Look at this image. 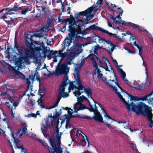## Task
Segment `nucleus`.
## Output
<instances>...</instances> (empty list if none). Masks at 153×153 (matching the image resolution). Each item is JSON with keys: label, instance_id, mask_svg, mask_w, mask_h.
Returning <instances> with one entry per match:
<instances>
[{"label": "nucleus", "instance_id": "obj_14", "mask_svg": "<svg viewBox=\"0 0 153 153\" xmlns=\"http://www.w3.org/2000/svg\"><path fill=\"white\" fill-rule=\"evenodd\" d=\"M106 84L109 85L110 87L113 88V89L115 91L117 95L119 98L124 103L126 100L123 97L122 95L120 94V93L119 92H118L117 91V88L115 86H113L111 84V83L109 82H107L106 83Z\"/></svg>", "mask_w": 153, "mask_h": 153}, {"label": "nucleus", "instance_id": "obj_2", "mask_svg": "<svg viewBox=\"0 0 153 153\" xmlns=\"http://www.w3.org/2000/svg\"><path fill=\"white\" fill-rule=\"evenodd\" d=\"M3 86L5 87L6 91L1 92L0 96L2 97H4V98L6 95L7 96L6 97L7 100H9L12 104H10L9 102H5V105L10 110L11 116L14 117L15 113L13 112V109H16V107L18 106L19 103L17 100L13 99L15 91L11 88L12 86V85H10L4 84Z\"/></svg>", "mask_w": 153, "mask_h": 153}, {"label": "nucleus", "instance_id": "obj_40", "mask_svg": "<svg viewBox=\"0 0 153 153\" xmlns=\"http://www.w3.org/2000/svg\"><path fill=\"white\" fill-rule=\"evenodd\" d=\"M76 86L74 85L73 82L70 83V86L68 88L69 91L70 92L71 90H73L74 88L76 89Z\"/></svg>", "mask_w": 153, "mask_h": 153}, {"label": "nucleus", "instance_id": "obj_38", "mask_svg": "<svg viewBox=\"0 0 153 153\" xmlns=\"http://www.w3.org/2000/svg\"><path fill=\"white\" fill-rule=\"evenodd\" d=\"M60 1L61 3L62 4V12H64L66 11V10H65V6H64V4L63 3H62V2L61 1V0H59L57 1H56L55 3H59L60 2Z\"/></svg>", "mask_w": 153, "mask_h": 153}, {"label": "nucleus", "instance_id": "obj_59", "mask_svg": "<svg viewBox=\"0 0 153 153\" xmlns=\"http://www.w3.org/2000/svg\"><path fill=\"white\" fill-rule=\"evenodd\" d=\"M138 49L139 50V54L140 56V53L142 52V49L143 48V47L142 46H139L138 48Z\"/></svg>", "mask_w": 153, "mask_h": 153}, {"label": "nucleus", "instance_id": "obj_35", "mask_svg": "<svg viewBox=\"0 0 153 153\" xmlns=\"http://www.w3.org/2000/svg\"><path fill=\"white\" fill-rule=\"evenodd\" d=\"M62 115L63 116L65 117L64 118V120H66V123H67V124L68 123H70V120L71 118L70 116H69V115L66 114H62Z\"/></svg>", "mask_w": 153, "mask_h": 153}, {"label": "nucleus", "instance_id": "obj_22", "mask_svg": "<svg viewBox=\"0 0 153 153\" xmlns=\"http://www.w3.org/2000/svg\"><path fill=\"white\" fill-rule=\"evenodd\" d=\"M32 7L31 6L26 7L24 8H22L21 13L23 15H25L28 11H30L32 10Z\"/></svg>", "mask_w": 153, "mask_h": 153}, {"label": "nucleus", "instance_id": "obj_37", "mask_svg": "<svg viewBox=\"0 0 153 153\" xmlns=\"http://www.w3.org/2000/svg\"><path fill=\"white\" fill-rule=\"evenodd\" d=\"M130 147L134 151H135L137 152V153H140L138 151V149L137 148V147L135 145L131 143V145Z\"/></svg>", "mask_w": 153, "mask_h": 153}, {"label": "nucleus", "instance_id": "obj_58", "mask_svg": "<svg viewBox=\"0 0 153 153\" xmlns=\"http://www.w3.org/2000/svg\"><path fill=\"white\" fill-rule=\"evenodd\" d=\"M95 55V56L96 57V58L97 59V61L98 62H99L101 64H103V62H102L101 61L100 59H99V56H97Z\"/></svg>", "mask_w": 153, "mask_h": 153}, {"label": "nucleus", "instance_id": "obj_46", "mask_svg": "<svg viewBox=\"0 0 153 153\" xmlns=\"http://www.w3.org/2000/svg\"><path fill=\"white\" fill-rule=\"evenodd\" d=\"M145 84H142L141 86L140 87L138 86L135 87L136 89L138 90H142L143 89V88L145 86Z\"/></svg>", "mask_w": 153, "mask_h": 153}, {"label": "nucleus", "instance_id": "obj_49", "mask_svg": "<svg viewBox=\"0 0 153 153\" xmlns=\"http://www.w3.org/2000/svg\"><path fill=\"white\" fill-rule=\"evenodd\" d=\"M62 133H60L59 134V133H57V134L56 136V138L57 139L58 142L60 140V138L61 136V134H62Z\"/></svg>", "mask_w": 153, "mask_h": 153}, {"label": "nucleus", "instance_id": "obj_10", "mask_svg": "<svg viewBox=\"0 0 153 153\" xmlns=\"http://www.w3.org/2000/svg\"><path fill=\"white\" fill-rule=\"evenodd\" d=\"M94 7L93 6L88 8L86 10L83 11L79 13H77L75 14V16L76 18H77V16L79 15L82 16H86L87 18L89 16L91 17L93 16V14H91L92 11H93Z\"/></svg>", "mask_w": 153, "mask_h": 153}, {"label": "nucleus", "instance_id": "obj_48", "mask_svg": "<svg viewBox=\"0 0 153 153\" xmlns=\"http://www.w3.org/2000/svg\"><path fill=\"white\" fill-rule=\"evenodd\" d=\"M62 96V97L65 98L67 97L69 95L68 93L65 91L60 94Z\"/></svg>", "mask_w": 153, "mask_h": 153}, {"label": "nucleus", "instance_id": "obj_26", "mask_svg": "<svg viewBox=\"0 0 153 153\" xmlns=\"http://www.w3.org/2000/svg\"><path fill=\"white\" fill-rule=\"evenodd\" d=\"M94 54H90L88 56V57H90V59L91 60L93 61L92 64L93 66L96 68H98V65L95 60V59L93 56Z\"/></svg>", "mask_w": 153, "mask_h": 153}, {"label": "nucleus", "instance_id": "obj_6", "mask_svg": "<svg viewBox=\"0 0 153 153\" xmlns=\"http://www.w3.org/2000/svg\"><path fill=\"white\" fill-rule=\"evenodd\" d=\"M68 30L70 32V33L68 34L69 38H67L64 41V43L65 44V45L66 44V46L69 45L72 42V41L74 40V38H77L79 37V36H78V34L82 33V31L71 30Z\"/></svg>", "mask_w": 153, "mask_h": 153}, {"label": "nucleus", "instance_id": "obj_7", "mask_svg": "<svg viewBox=\"0 0 153 153\" xmlns=\"http://www.w3.org/2000/svg\"><path fill=\"white\" fill-rule=\"evenodd\" d=\"M61 63L59 62L56 68L55 74L57 76L64 74L67 75L69 72L70 67L63 63L61 64Z\"/></svg>", "mask_w": 153, "mask_h": 153}, {"label": "nucleus", "instance_id": "obj_24", "mask_svg": "<svg viewBox=\"0 0 153 153\" xmlns=\"http://www.w3.org/2000/svg\"><path fill=\"white\" fill-rule=\"evenodd\" d=\"M104 33L108 34L109 36H113V37L115 38L116 39H119L120 40H121V38L119 36H117L115 33H111L109 32L108 30H105L104 31Z\"/></svg>", "mask_w": 153, "mask_h": 153}, {"label": "nucleus", "instance_id": "obj_13", "mask_svg": "<svg viewBox=\"0 0 153 153\" xmlns=\"http://www.w3.org/2000/svg\"><path fill=\"white\" fill-rule=\"evenodd\" d=\"M19 5L14 6L13 8L7 7L0 10V14L1 13H3L5 10H7L10 12H12L13 11L16 12L21 10L22 9V7H19Z\"/></svg>", "mask_w": 153, "mask_h": 153}, {"label": "nucleus", "instance_id": "obj_9", "mask_svg": "<svg viewBox=\"0 0 153 153\" xmlns=\"http://www.w3.org/2000/svg\"><path fill=\"white\" fill-rule=\"evenodd\" d=\"M20 131H17L15 133V135L12 132V138L13 139L14 143L17 148L19 149H21L22 151H23L24 150L23 145L21 141L18 139V137H19L23 135V134L20 133Z\"/></svg>", "mask_w": 153, "mask_h": 153}, {"label": "nucleus", "instance_id": "obj_45", "mask_svg": "<svg viewBox=\"0 0 153 153\" xmlns=\"http://www.w3.org/2000/svg\"><path fill=\"white\" fill-rule=\"evenodd\" d=\"M128 24H129L130 25L133 27H134L135 28H138L139 27V25H138L132 23L131 22H128Z\"/></svg>", "mask_w": 153, "mask_h": 153}, {"label": "nucleus", "instance_id": "obj_15", "mask_svg": "<svg viewBox=\"0 0 153 153\" xmlns=\"http://www.w3.org/2000/svg\"><path fill=\"white\" fill-rule=\"evenodd\" d=\"M63 109L64 110L67 111V112L68 113L69 111V108L68 107H66L65 108L62 107H61V109H60V111L59 112H57V110L56 109H55V115L54 116V117L55 119H59V117L60 115H61V114L62 113V109Z\"/></svg>", "mask_w": 153, "mask_h": 153}, {"label": "nucleus", "instance_id": "obj_11", "mask_svg": "<svg viewBox=\"0 0 153 153\" xmlns=\"http://www.w3.org/2000/svg\"><path fill=\"white\" fill-rule=\"evenodd\" d=\"M37 140L41 143L42 145L44 146L45 148L47 149L49 151V153H62V151L60 147L59 148V151L58 152L57 149L56 148L52 149L49 147L47 144L45 143V141L43 140H42L40 139H37Z\"/></svg>", "mask_w": 153, "mask_h": 153}, {"label": "nucleus", "instance_id": "obj_8", "mask_svg": "<svg viewBox=\"0 0 153 153\" xmlns=\"http://www.w3.org/2000/svg\"><path fill=\"white\" fill-rule=\"evenodd\" d=\"M4 13L2 15L0 16V20L3 19L6 23L8 24H10V22L12 23H14L16 21V18H12L9 16V15L14 14L13 12H10L7 10H5Z\"/></svg>", "mask_w": 153, "mask_h": 153}, {"label": "nucleus", "instance_id": "obj_18", "mask_svg": "<svg viewBox=\"0 0 153 153\" xmlns=\"http://www.w3.org/2000/svg\"><path fill=\"white\" fill-rule=\"evenodd\" d=\"M14 49L15 50L17 51L18 53L19 54H21L23 52V48L18 45V43L15 39L14 40Z\"/></svg>", "mask_w": 153, "mask_h": 153}, {"label": "nucleus", "instance_id": "obj_39", "mask_svg": "<svg viewBox=\"0 0 153 153\" xmlns=\"http://www.w3.org/2000/svg\"><path fill=\"white\" fill-rule=\"evenodd\" d=\"M23 59L20 58L19 59L16 61V65H18V66H22L21 65L23 61ZM19 67V66H18Z\"/></svg>", "mask_w": 153, "mask_h": 153}, {"label": "nucleus", "instance_id": "obj_19", "mask_svg": "<svg viewBox=\"0 0 153 153\" xmlns=\"http://www.w3.org/2000/svg\"><path fill=\"white\" fill-rule=\"evenodd\" d=\"M84 91L85 93L87 94L88 98H90L93 100V99L91 97L92 95V89L89 87H88L87 88L84 89Z\"/></svg>", "mask_w": 153, "mask_h": 153}, {"label": "nucleus", "instance_id": "obj_25", "mask_svg": "<svg viewBox=\"0 0 153 153\" xmlns=\"http://www.w3.org/2000/svg\"><path fill=\"white\" fill-rule=\"evenodd\" d=\"M76 117L77 118L85 119L88 120H91L92 119V118H91V117L86 115L84 114H76Z\"/></svg>", "mask_w": 153, "mask_h": 153}, {"label": "nucleus", "instance_id": "obj_28", "mask_svg": "<svg viewBox=\"0 0 153 153\" xmlns=\"http://www.w3.org/2000/svg\"><path fill=\"white\" fill-rule=\"evenodd\" d=\"M75 71L76 73L74 74V76L76 80L80 79L79 75L80 68L78 67L76 68L75 69Z\"/></svg>", "mask_w": 153, "mask_h": 153}, {"label": "nucleus", "instance_id": "obj_29", "mask_svg": "<svg viewBox=\"0 0 153 153\" xmlns=\"http://www.w3.org/2000/svg\"><path fill=\"white\" fill-rule=\"evenodd\" d=\"M36 102L34 100L31 99H30L29 104H30V105H28L29 106L28 108H29L30 109L33 108V105H35Z\"/></svg>", "mask_w": 153, "mask_h": 153}, {"label": "nucleus", "instance_id": "obj_12", "mask_svg": "<svg viewBox=\"0 0 153 153\" xmlns=\"http://www.w3.org/2000/svg\"><path fill=\"white\" fill-rule=\"evenodd\" d=\"M45 138L48 139V141L51 145L53 149L56 148L58 152L59 151V148L57 147L55 139L53 137H50L49 135L45 134H43Z\"/></svg>", "mask_w": 153, "mask_h": 153}, {"label": "nucleus", "instance_id": "obj_3", "mask_svg": "<svg viewBox=\"0 0 153 153\" xmlns=\"http://www.w3.org/2000/svg\"><path fill=\"white\" fill-rule=\"evenodd\" d=\"M127 107V108L129 111L132 110L137 115L142 114L146 116L151 112V107L141 102H138L136 104L133 102L128 103L126 101L124 102Z\"/></svg>", "mask_w": 153, "mask_h": 153}, {"label": "nucleus", "instance_id": "obj_23", "mask_svg": "<svg viewBox=\"0 0 153 153\" xmlns=\"http://www.w3.org/2000/svg\"><path fill=\"white\" fill-rule=\"evenodd\" d=\"M76 82L78 85V87H76V89H77L78 90H84V89L85 88L84 87L82 86V82L80 79H76Z\"/></svg>", "mask_w": 153, "mask_h": 153}, {"label": "nucleus", "instance_id": "obj_27", "mask_svg": "<svg viewBox=\"0 0 153 153\" xmlns=\"http://www.w3.org/2000/svg\"><path fill=\"white\" fill-rule=\"evenodd\" d=\"M89 105L90 106V108H88V110L91 112H94V114H98L100 113L98 111L97 109H94L93 105L91 104H89Z\"/></svg>", "mask_w": 153, "mask_h": 153}, {"label": "nucleus", "instance_id": "obj_50", "mask_svg": "<svg viewBox=\"0 0 153 153\" xmlns=\"http://www.w3.org/2000/svg\"><path fill=\"white\" fill-rule=\"evenodd\" d=\"M77 132H78V133H79V132H80V133H79V134H81V133H82L85 136V137L86 138V140H87V142L88 143V145H89V141L88 139V138H87V137L86 136V135L84 134L81 131H80L77 130L76 131V133H77Z\"/></svg>", "mask_w": 153, "mask_h": 153}, {"label": "nucleus", "instance_id": "obj_60", "mask_svg": "<svg viewBox=\"0 0 153 153\" xmlns=\"http://www.w3.org/2000/svg\"><path fill=\"white\" fill-rule=\"evenodd\" d=\"M68 76H67V75H65V76H64V78L63 79V81H64L65 82H67V81L68 80Z\"/></svg>", "mask_w": 153, "mask_h": 153}, {"label": "nucleus", "instance_id": "obj_54", "mask_svg": "<svg viewBox=\"0 0 153 153\" xmlns=\"http://www.w3.org/2000/svg\"><path fill=\"white\" fill-rule=\"evenodd\" d=\"M48 122L49 121L48 120H47V121L46 122L45 124L43 125L44 127L46 129H48V127L49 126V124L48 123Z\"/></svg>", "mask_w": 153, "mask_h": 153}, {"label": "nucleus", "instance_id": "obj_56", "mask_svg": "<svg viewBox=\"0 0 153 153\" xmlns=\"http://www.w3.org/2000/svg\"><path fill=\"white\" fill-rule=\"evenodd\" d=\"M29 78L33 81L34 80L35 75L32 74L31 75H30L29 76Z\"/></svg>", "mask_w": 153, "mask_h": 153}, {"label": "nucleus", "instance_id": "obj_42", "mask_svg": "<svg viewBox=\"0 0 153 153\" xmlns=\"http://www.w3.org/2000/svg\"><path fill=\"white\" fill-rule=\"evenodd\" d=\"M75 54L72 52H70L68 55V58L73 60L75 58Z\"/></svg>", "mask_w": 153, "mask_h": 153}, {"label": "nucleus", "instance_id": "obj_47", "mask_svg": "<svg viewBox=\"0 0 153 153\" xmlns=\"http://www.w3.org/2000/svg\"><path fill=\"white\" fill-rule=\"evenodd\" d=\"M65 87L60 86V88L59 90V93L61 94L65 91Z\"/></svg>", "mask_w": 153, "mask_h": 153}, {"label": "nucleus", "instance_id": "obj_30", "mask_svg": "<svg viewBox=\"0 0 153 153\" xmlns=\"http://www.w3.org/2000/svg\"><path fill=\"white\" fill-rule=\"evenodd\" d=\"M15 74L17 75L18 77L20 78L25 79V76L22 73L19 71L18 70H16L15 71Z\"/></svg>", "mask_w": 153, "mask_h": 153}, {"label": "nucleus", "instance_id": "obj_34", "mask_svg": "<svg viewBox=\"0 0 153 153\" xmlns=\"http://www.w3.org/2000/svg\"><path fill=\"white\" fill-rule=\"evenodd\" d=\"M118 9L120 10V12L119 15L117 16L116 18L119 19V21L121 22L122 21V19L121 17H120V16L122 15L123 12V10L120 7H118Z\"/></svg>", "mask_w": 153, "mask_h": 153}, {"label": "nucleus", "instance_id": "obj_44", "mask_svg": "<svg viewBox=\"0 0 153 153\" xmlns=\"http://www.w3.org/2000/svg\"><path fill=\"white\" fill-rule=\"evenodd\" d=\"M67 54V53L66 52H65L63 53H62V54H61L59 56L61 57L62 59H61L60 61L59 62V63L61 62L62 61L65 57Z\"/></svg>", "mask_w": 153, "mask_h": 153}, {"label": "nucleus", "instance_id": "obj_52", "mask_svg": "<svg viewBox=\"0 0 153 153\" xmlns=\"http://www.w3.org/2000/svg\"><path fill=\"white\" fill-rule=\"evenodd\" d=\"M102 48L99 46L98 45H97L95 46L94 51H97V50L100 49H102Z\"/></svg>", "mask_w": 153, "mask_h": 153}, {"label": "nucleus", "instance_id": "obj_31", "mask_svg": "<svg viewBox=\"0 0 153 153\" xmlns=\"http://www.w3.org/2000/svg\"><path fill=\"white\" fill-rule=\"evenodd\" d=\"M77 104L79 105V108H77L78 111H79L80 110H82L85 109L88 110V108H88L85 106L84 105L81 103H77Z\"/></svg>", "mask_w": 153, "mask_h": 153}, {"label": "nucleus", "instance_id": "obj_51", "mask_svg": "<svg viewBox=\"0 0 153 153\" xmlns=\"http://www.w3.org/2000/svg\"><path fill=\"white\" fill-rule=\"evenodd\" d=\"M62 97V96L59 93V94L57 97L56 101L59 102Z\"/></svg>", "mask_w": 153, "mask_h": 153}, {"label": "nucleus", "instance_id": "obj_63", "mask_svg": "<svg viewBox=\"0 0 153 153\" xmlns=\"http://www.w3.org/2000/svg\"><path fill=\"white\" fill-rule=\"evenodd\" d=\"M113 20V22H114V23H121L120 21H119L118 20H116L115 18H114Z\"/></svg>", "mask_w": 153, "mask_h": 153}, {"label": "nucleus", "instance_id": "obj_55", "mask_svg": "<svg viewBox=\"0 0 153 153\" xmlns=\"http://www.w3.org/2000/svg\"><path fill=\"white\" fill-rule=\"evenodd\" d=\"M68 84V83L67 82H65L63 81V82L62 83L60 86H62L65 87Z\"/></svg>", "mask_w": 153, "mask_h": 153}, {"label": "nucleus", "instance_id": "obj_1", "mask_svg": "<svg viewBox=\"0 0 153 153\" xmlns=\"http://www.w3.org/2000/svg\"><path fill=\"white\" fill-rule=\"evenodd\" d=\"M30 38L28 36L25 37V44L26 45L27 48L25 49V57L23 58L25 60L27 59L34 57L42 49L43 53L45 55L48 52L51 51L50 50H47V48L45 47L44 44L43 42H41L37 41H34L35 44L38 45L37 47H35L33 44V35L30 36Z\"/></svg>", "mask_w": 153, "mask_h": 153}, {"label": "nucleus", "instance_id": "obj_36", "mask_svg": "<svg viewBox=\"0 0 153 153\" xmlns=\"http://www.w3.org/2000/svg\"><path fill=\"white\" fill-rule=\"evenodd\" d=\"M73 60L72 59L67 57L66 58V62L63 63L66 65V66H68V65H71L72 64V61Z\"/></svg>", "mask_w": 153, "mask_h": 153}, {"label": "nucleus", "instance_id": "obj_61", "mask_svg": "<svg viewBox=\"0 0 153 153\" xmlns=\"http://www.w3.org/2000/svg\"><path fill=\"white\" fill-rule=\"evenodd\" d=\"M71 125L70 124V123H68V124H67V123H66V125L65 126V128L66 129H68V127L69 128H71Z\"/></svg>", "mask_w": 153, "mask_h": 153}, {"label": "nucleus", "instance_id": "obj_57", "mask_svg": "<svg viewBox=\"0 0 153 153\" xmlns=\"http://www.w3.org/2000/svg\"><path fill=\"white\" fill-rule=\"evenodd\" d=\"M26 79V84L28 85V88L29 87L30 85L31 84V82H30V79L28 78H27Z\"/></svg>", "mask_w": 153, "mask_h": 153}, {"label": "nucleus", "instance_id": "obj_53", "mask_svg": "<svg viewBox=\"0 0 153 153\" xmlns=\"http://www.w3.org/2000/svg\"><path fill=\"white\" fill-rule=\"evenodd\" d=\"M81 92H80V91L78 90L76 91V93L75 94V96L76 97H79L78 96H80L81 94Z\"/></svg>", "mask_w": 153, "mask_h": 153}, {"label": "nucleus", "instance_id": "obj_17", "mask_svg": "<svg viewBox=\"0 0 153 153\" xmlns=\"http://www.w3.org/2000/svg\"><path fill=\"white\" fill-rule=\"evenodd\" d=\"M63 51V50H59L58 51L51 50L50 51L49 53L48 54L47 57L49 58H51L52 56H54L56 54H58V55L57 56H59L62 53V52Z\"/></svg>", "mask_w": 153, "mask_h": 153}, {"label": "nucleus", "instance_id": "obj_64", "mask_svg": "<svg viewBox=\"0 0 153 153\" xmlns=\"http://www.w3.org/2000/svg\"><path fill=\"white\" fill-rule=\"evenodd\" d=\"M113 20V22H114V23H121L120 21H119L118 20H116L115 18H114Z\"/></svg>", "mask_w": 153, "mask_h": 153}, {"label": "nucleus", "instance_id": "obj_33", "mask_svg": "<svg viewBox=\"0 0 153 153\" xmlns=\"http://www.w3.org/2000/svg\"><path fill=\"white\" fill-rule=\"evenodd\" d=\"M38 105H39L42 108H45L44 103L42 102V100L41 98L39 99L37 101Z\"/></svg>", "mask_w": 153, "mask_h": 153}, {"label": "nucleus", "instance_id": "obj_4", "mask_svg": "<svg viewBox=\"0 0 153 153\" xmlns=\"http://www.w3.org/2000/svg\"><path fill=\"white\" fill-rule=\"evenodd\" d=\"M74 16L75 17L74 18L72 15H71L70 18L67 19L68 22H69L68 30L82 31L81 27L82 25V21L78 20L76 21L75 18L77 19L78 17L76 18L75 15Z\"/></svg>", "mask_w": 153, "mask_h": 153}, {"label": "nucleus", "instance_id": "obj_20", "mask_svg": "<svg viewBox=\"0 0 153 153\" xmlns=\"http://www.w3.org/2000/svg\"><path fill=\"white\" fill-rule=\"evenodd\" d=\"M89 29L90 30H92L93 31L94 30H98L103 33H104V31L105 30L103 29L100 27H99L97 26H96L95 25H93L90 26Z\"/></svg>", "mask_w": 153, "mask_h": 153}, {"label": "nucleus", "instance_id": "obj_43", "mask_svg": "<svg viewBox=\"0 0 153 153\" xmlns=\"http://www.w3.org/2000/svg\"><path fill=\"white\" fill-rule=\"evenodd\" d=\"M58 21L59 22H61L62 24L67 23L68 22L67 19H62L59 18Z\"/></svg>", "mask_w": 153, "mask_h": 153}, {"label": "nucleus", "instance_id": "obj_41", "mask_svg": "<svg viewBox=\"0 0 153 153\" xmlns=\"http://www.w3.org/2000/svg\"><path fill=\"white\" fill-rule=\"evenodd\" d=\"M7 128L10 129V132H11V137H12V132H13V133L15 135V132H14V131H13V128L11 127L9 125V122L8 123H7Z\"/></svg>", "mask_w": 153, "mask_h": 153}, {"label": "nucleus", "instance_id": "obj_16", "mask_svg": "<svg viewBox=\"0 0 153 153\" xmlns=\"http://www.w3.org/2000/svg\"><path fill=\"white\" fill-rule=\"evenodd\" d=\"M92 119L93 118L94 120L100 123H104V121H103V117L101 115L100 113L98 114H95L93 117H91Z\"/></svg>", "mask_w": 153, "mask_h": 153}, {"label": "nucleus", "instance_id": "obj_32", "mask_svg": "<svg viewBox=\"0 0 153 153\" xmlns=\"http://www.w3.org/2000/svg\"><path fill=\"white\" fill-rule=\"evenodd\" d=\"M23 125L24 127L23 128H22L21 129V131H20V133H24V134H25L26 131H27V126H26V124L25 123H23ZM19 130H18L17 131H19Z\"/></svg>", "mask_w": 153, "mask_h": 153}, {"label": "nucleus", "instance_id": "obj_5", "mask_svg": "<svg viewBox=\"0 0 153 153\" xmlns=\"http://www.w3.org/2000/svg\"><path fill=\"white\" fill-rule=\"evenodd\" d=\"M153 94V90L150 93L147 95H146L142 97H138L137 96H133L131 95H130V100L131 101H139L142 100L146 101L147 100L149 104H152L153 103V97L151 98L150 96Z\"/></svg>", "mask_w": 153, "mask_h": 153}, {"label": "nucleus", "instance_id": "obj_62", "mask_svg": "<svg viewBox=\"0 0 153 153\" xmlns=\"http://www.w3.org/2000/svg\"><path fill=\"white\" fill-rule=\"evenodd\" d=\"M121 76L123 78H124L126 77V74L125 72L123 71L121 73Z\"/></svg>", "mask_w": 153, "mask_h": 153}, {"label": "nucleus", "instance_id": "obj_21", "mask_svg": "<svg viewBox=\"0 0 153 153\" xmlns=\"http://www.w3.org/2000/svg\"><path fill=\"white\" fill-rule=\"evenodd\" d=\"M77 99L78 101L77 103H81V102L85 100L88 102L89 105V104H91L89 100L84 95H82L80 97H78Z\"/></svg>", "mask_w": 153, "mask_h": 153}]
</instances>
